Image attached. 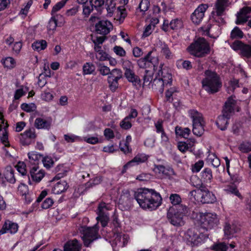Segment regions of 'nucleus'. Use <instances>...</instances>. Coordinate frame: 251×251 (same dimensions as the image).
Segmentation results:
<instances>
[{
    "instance_id": "nucleus-1",
    "label": "nucleus",
    "mask_w": 251,
    "mask_h": 251,
    "mask_svg": "<svg viewBox=\"0 0 251 251\" xmlns=\"http://www.w3.org/2000/svg\"><path fill=\"white\" fill-rule=\"evenodd\" d=\"M134 198L142 208L151 211L156 209L162 203L160 194L152 189H139L135 192Z\"/></svg>"
},
{
    "instance_id": "nucleus-2",
    "label": "nucleus",
    "mask_w": 251,
    "mask_h": 251,
    "mask_svg": "<svg viewBox=\"0 0 251 251\" xmlns=\"http://www.w3.org/2000/svg\"><path fill=\"white\" fill-rule=\"evenodd\" d=\"M234 96L230 97L225 102L222 111V115L219 116L216 121V124L218 127L221 130H225L227 128L229 119L232 113L234 112L236 101Z\"/></svg>"
},
{
    "instance_id": "nucleus-3",
    "label": "nucleus",
    "mask_w": 251,
    "mask_h": 251,
    "mask_svg": "<svg viewBox=\"0 0 251 251\" xmlns=\"http://www.w3.org/2000/svg\"><path fill=\"white\" fill-rule=\"evenodd\" d=\"M205 78L201 81L204 89L210 94L218 92L222 87L219 76L215 72L206 70L204 72Z\"/></svg>"
},
{
    "instance_id": "nucleus-4",
    "label": "nucleus",
    "mask_w": 251,
    "mask_h": 251,
    "mask_svg": "<svg viewBox=\"0 0 251 251\" xmlns=\"http://www.w3.org/2000/svg\"><path fill=\"white\" fill-rule=\"evenodd\" d=\"M189 53L198 57H202L210 52L209 44L203 38H199L188 47Z\"/></svg>"
},
{
    "instance_id": "nucleus-5",
    "label": "nucleus",
    "mask_w": 251,
    "mask_h": 251,
    "mask_svg": "<svg viewBox=\"0 0 251 251\" xmlns=\"http://www.w3.org/2000/svg\"><path fill=\"white\" fill-rule=\"evenodd\" d=\"M188 113L192 120L194 134L197 136H201L204 131V122L202 114L195 109L190 110Z\"/></svg>"
},
{
    "instance_id": "nucleus-6",
    "label": "nucleus",
    "mask_w": 251,
    "mask_h": 251,
    "mask_svg": "<svg viewBox=\"0 0 251 251\" xmlns=\"http://www.w3.org/2000/svg\"><path fill=\"white\" fill-rule=\"evenodd\" d=\"M200 223L201 228L206 230L217 226L219 223L217 215L215 213H200Z\"/></svg>"
},
{
    "instance_id": "nucleus-7",
    "label": "nucleus",
    "mask_w": 251,
    "mask_h": 251,
    "mask_svg": "<svg viewBox=\"0 0 251 251\" xmlns=\"http://www.w3.org/2000/svg\"><path fill=\"white\" fill-rule=\"evenodd\" d=\"M187 241L191 246H198L203 240L208 238V235L203 233H198L195 228L189 229L185 235Z\"/></svg>"
},
{
    "instance_id": "nucleus-8",
    "label": "nucleus",
    "mask_w": 251,
    "mask_h": 251,
    "mask_svg": "<svg viewBox=\"0 0 251 251\" xmlns=\"http://www.w3.org/2000/svg\"><path fill=\"white\" fill-rule=\"evenodd\" d=\"M153 50L150 51L143 58L137 60V64L141 68H146L150 66V64L152 65L153 70L157 69L159 64L158 58L157 56H152Z\"/></svg>"
},
{
    "instance_id": "nucleus-9",
    "label": "nucleus",
    "mask_w": 251,
    "mask_h": 251,
    "mask_svg": "<svg viewBox=\"0 0 251 251\" xmlns=\"http://www.w3.org/2000/svg\"><path fill=\"white\" fill-rule=\"evenodd\" d=\"M98 230L99 228L97 224L91 227H86L84 230L82 239L84 244L86 247H89L92 242L99 238Z\"/></svg>"
},
{
    "instance_id": "nucleus-10",
    "label": "nucleus",
    "mask_w": 251,
    "mask_h": 251,
    "mask_svg": "<svg viewBox=\"0 0 251 251\" xmlns=\"http://www.w3.org/2000/svg\"><path fill=\"white\" fill-rule=\"evenodd\" d=\"M109 210L107 204L105 202H100L98 208V217L96 218L98 222H100L102 226L105 227L107 226L109 221V214L108 210Z\"/></svg>"
},
{
    "instance_id": "nucleus-11",
    "label": "nucleus",
    "mask_w": 251,
    "mask_h": 251,
    "mask_svg": "<svg viewBox=\"0 0 251 251\" xmlns=\"http://www.w3.org/2000/svg\"><path fill=\"white\" fill-rule=\"evenodd\" d=\"M239 226L233 221L225 222L223 230L224 236L226 239H231L236 237V234L240 231Z\"/></svg>"
},
{
    "instance_id": "nucleus-12",
    "label": "nucleus",
    "mask_w": 251,
    "mask_h": 251,
    "mask_svg": "<svg viewBox=\"0 0 251 251\" xmlns=\"http://www.w3.org/2000/svg\"><path fill=\"white\" fill-rule=\"evenodd\" d=\"M230 47L234 50H240V54L242 56L247 58H251V46L237 40L231 44Z\"/></svg>"
},
{
    "instance_id": "nucleus-13",
    "label": "nucleus",
    "mask_w": 251,
    "mask_h": 251,
    "mask_svg": "<svg viewBox=\"0 0 251 251\" xmlns=\"http://www.w3.org/2000/svg\"><path fill=\"white\" fill-rule=\"evenodd\" d=\"M167 218L169 223L175 226H181L184 224L183 216L177 214L173 207H170L168 210Z\"/></svg>"
},
{
    "instance_id": "nucleus-14",
    "label": "nucleus",
    "mask_w": 251,
    "mask_h": 251,
    "mask_svg": "<svg viewBox=\"0 0 251 251\" xmlns=\"http://www.w3.org/2000/svg\"><path fill=\"white\" fill-rule=\"evenodd\" d=\"M200 184H196V188L198 189L199 194L201 196V201L203 203H212L214 202L216 198L214 194L209 191L208 189L205 187H201Z\"/></svg>"
},
{
    "instance_id": "nucleus-15",
    "label": "nucleus",
    "mask_w": 251,
    "mask_h": 251,
    "mask_svg": "<svg viewBox=\"0 0 251 251\" xmlns=\"http://www.w3.org/2000/svg\"><path fill=\"white\" fill-rule=\"evenodd\" d=\"M36 137L35 129L33 127L30 128L20 135V143L23 146L29 145L34 141Z\"/></svg>"
},
{
    "instance_id": "nucleus-16",
    "label": "nucleus",
    "mask_w": 251,
    "mask_h": 251,
    "mask_svg": "<svg viewBox=\"0 0 251 251\" xmlns=\"http://www.w3.org/2000/svg\"><path fill=\"white\" fill-rule=\"evenodd\" d=\"M208 7L207 4H200L192 14L191 20L195 24H199L202 21L204 13Z\"/></svg>"
},
{
    "instance_id": "nucleus-17",
    "label": "nucleus",
    "mask_w": 251,
    "mask_h": 251,
    "mask_svg": "<svg viewBox=\"0 0 251 251\" xmlns=\"http://www.w3.org/2000/svg\"><path fill=\"white\" fill-rule=\"evenodd\" d=\"M96 31L98 34L105 35L113 28L111 22L107 20L100 21L95 25Z\"/></svg>"
},
{
    "instance_id": "nucleus-18",
    "label": "nucleus",
    "mask_w": 251,
    "mask_h": 251,
    "mask_svg": "<svg viewBox=\"0 0 251 251\" xmlns=\"http://www.w3.org/2000/svg\"><path fill=\"white\" fill-rule=\"evenodd\" d=\"M52 125V118L49 117H38L34 121V126L38 129L50 130Z\"/></svg>"
},
{
    "instance_id": "nucleus-19",
    "label": "nucleus",
    "mask_w": 251,
    "mask_h": 251,
    "mask_svg": "<svg viewBox=\"0 0 251 251\" xmlns=\"http://www.w3.org/2000/svg\"><path fill=\"white\" fill-rule=\"evenodd\" d=\"M124 75L127 80L132 83L133 86L136 89L141 86V79L138 75L135 74L133 69L125 71Z\"/></svg>"
},
{
    "instance_id": "nucleus-20",
    "label": "nucleus",
    "mask_w": 251,
    "mask_h": 251,
    "mask_svg": "<svg viewBox=\"0 0 251 251\" xmlns=\"http://www.w3.org/2000/svg\"><path fill=\"white\" fill-rule=\"evenodd\" d=\"M228 0H217L215 5V11L212 14L218 17L224 15L226 8L228 6Z\"/></svg>"
},
{
    "instance_id": "nucleus-21",
    "label": "nucleus",
    "mask_w": 251,
    "mask_h": 251,
    "mask_svg": "<svg viewBox=\"0 0 251 251\" xmlns=\"http://www.w3.org/2000/svg\"><path fill=\"white\" fill-rule=\"evenodd\" d=\"M82 245L78 241L74 239L69 240L63 246V251H80Z\"/></svg>"
},
{
    "instance_id": "nucleus-22",
    "label": "nucleus",
    "mask_w": 251,
    "mask_h": 251,
    "mask_svg": "<svg viewBox=\"0 0 251 251\" xmlns=\"http://www.w3.org/2000/svg\"><path fill=\"white\" fill-rule=\"evenodd\" d=\"M162 65H160L159 68L160 70L159 71L157 75L158 77L164 81L166 85H171L172 82V75L169 73L167 70L162 69Z\"/></svg>"
},
{
    "instance_id": "nucleus-23",
    "label": "nucleus",
    "mask_w": 251,
    "mask_h": 251,
    "mask_svg": "<svg viewBox=\"0 0 251 251\" xmlns=\"http://www.w3.org/2000/svg\"><path fill=\"white\" fill-rule=\"evenodd\" d=\"M38 166L35 165L31 167L30 174L33 180L39 182L44 176L45 173L42 170H38Z\"/></svg>"
},
{
    "instance_id": "nucleus-24",
    "label": "nucleus",
    "mask_w": 251,
    "mask_h": 251,
    "mask_svg": "<svg viewBox=\"0 0 251 251\" xmlns=\"http://www.w3.org/2000/svg\"><path fill=\"white\" fill-rule=\"evenodd\" d=\"M113 237L116 244L122 247H125L127 244L129 239L128 235L122 234V233H115Z\"/></svg>"
},
{
    "instance_id": "nucleus-25",
    "label": "nucleus",
    "mask_w": 251,
    "mask_h": 251,
    "mask_svg": "<svg viewBox=\"0 0 251 251\" xmlns=\"http://www.w3.org/2000/svg\"><path fill=\"white\" fill-rule=\"evenodd\" d=\"M148 159V156L144 153L138 154L136 155L131 161L128 162L125 167H128L146 162Z\"/></svg>"
},
{
    "instance_id": "nucleus-26",
    "label": "nucleus",
    "mask_w": 251,
    "mask_h": 251,
    "mask_svg": "<svg viewBox=\"0 0 251 251\" xmlns=\"http://www.w3.org/2000/svg\"><path fill=\"white\" fill-rule=\"evenodd\" d=\"M68 187L66 181L61 180L56 183L52 188V191L55 194H60L66 191Z\"/></svg>"
},
{
    "instance_id": "nucleus-27",
    "label": "nucleus",
    "mask_w": 251,
    "mask_h": 251,
    "mask_svg": "<svg viewBox=\"0 0 251 251\" xmlns=\"http://www.w3.org/2000/svg\"><path fill=\"white\" fill-rule=\"evenodd\" d=\"M175 132L176 136L187 139L191 132V130L188 127L183 128L176 126L175 128Z\"/></svg>"
},
{
    "instance_id": "nucleus-28",
    "label": "nucleus",
    "mask_w": 251,
    "mask_h": 251,
    "mask_svg": "<svg viewBox=\"0 0 251 251\" xmlns=\"http://www.w3.org/2000/svg\"><path fill=\"white\" fill-rule=\"evenodd\" d=\"M28 156L29 162L33 166H38V161L42 158V154L37 153L36 151H31L28 153Z\"/></svg>"
},
{
    "instance_id": "nucleus-29",
    "label": "nucleus",
    "mask_w": 251,
    "mask_h": 251,
    "mask_svg": "<svg viewBox=\"0 0 251 251\" xmlns=\"http://www.w3.org/2000/svg\"><path fill=\"white\" fill-rule=\"evenodd\" d=\"M14 170L11 167H7L4 173L5 179L10 183L14 184L16 182V179L14 175Z\"/></svg>"
},
{
    "instance_id": "nucleus-30",
    "label": "nucleus",
    "mask_w": 251,
    "mask_h": 251,
    "mask_svg": "<svg viewBox=\"0 0 251 251\" xmlns=\"http://www.w3.org/2000/svg\"><path fill=\"white\" fill-rule=\"evenodd\" d=\"M165 85H166V84H165L164 81L160 79L158 76L153 80V88L154 89L158 90L160 93H163L164 91V86Z\"/></svg>"
},
{
    "instance_id": "nucleus-31",
    "label": "nucleus",
    "mask_w": 251,
    "mask_h": 251,
    "mask_svg": "<svg viewBox=\"0 0 251 251\" xmlns=\"http://www.w3.org/2000/svg\"><path fill=\"white\" fill-rule=\"evenodd\" d=\"M175 211H176L177 214L182 215V216L186 215L189 212V208L185 204H179L177 206H172Z\"/></svg>"
},
{
    "instance_id": "nucleus-32",
    "label": "nucleus",
    "mask_w": 251,
    "mask_h": 251,
    "mask_svg": "<svg viewBox=\"0 0 251 251\" xmlns=\"http://www.w3.org/2000/svg\"><path fill=\"white\" fill-rule=\"evenodd\" d=\"M47 46V43L44 40H41L34 42L32 44V49L34 50L40 51L45 50Z\"/></svg>"
},
{
    "instance_id": "nucleus-33",
    "label": "nucleus",
    "mask_w": 251,
    "mask_h": 251,
    "mask_svg": "<svg viewBox=\"0 0 251 251\" xmlns=\"http://www.w3.org/2000/svg\"><path fill=\"white\" fill-rule=\"evenodd\" d=\"M244 36L243 31L238 26H235L231 31L230 37L236 40L241 39Z\"/></svg>"
},
{
    "instance_id": "nucleus-34",
    "label": "nucleus",
    "mask_w": 251,
    "mask_h": 251,
    "mask_svg": "<svg viewBox=\"0 0 251 251\" xmlns=\"http://www.w3.org/2000/svg\"><path fill=\"white\" fill-rule=\"evenodd\" d=\"M201 177L203 181L210 182L213 177L211 169L208 168H205L201 173Z\"/></svg>"
},
{
    "instance_id": "nucleus-35",
    "label": "nucleus",
    "mask_w": 251,
    "mask_h": 251,
    "mask_svg": "<svg viewBox=\"0 0 251 251\" xmlns=\"http://www.w3.org/2000/svg\"><path fill=\"white\" fill-rule=\"evenodd\" d=\"M170 27L172 30H177L183 27L182 21L179 19H175L170 22Z\"/></svg>"
},
{
    "instance_id": "nucleus-36",
    "label": "nucleus",
    "mask_w": 251,
    "mask_h": 251,
    "mask_svg": "<svg viewBox=\"0 0 251 251\" xmlns=\"http://www.w3.org/2000/svg\"><path fill=\"white\" fill-rule=\"evenodd\" d=\"M95 70V66L91 63L87 62L83 66V73L84 75H90Z\"/></svg>"
},
{
    "instance_id": "nucleus-37",
    "label": "nucleus",
    "mask_w": 251,
    "mask_h": 251,
    "mask_svg": "<svg viewBox=\"0 0 251 251\" xmlns=\"http://www.w3.org/2000/svg\"><path fill=\"white\" fill-rule=\"evenodd\" d=\"M154 171L159 174H161L165 175H168V172H173V170L172 169H167L164 166L162 165H154Z\"/></svg>"
},
{
    "instance_id": "nucleus-38",
    "label": "nucleus",
    "mask_w": 251,
    "mask_h": 251,
    "mask_svg": "<svg viewBox=\"0 0 251 251\" xmlns=\"http://www.w3.org/2000/svg\"><path fill=\"white\" fill-rule=\"evenodd\" d=\"M123 76V73L121 70L118 69H113L110 73L108 78H113L119 80Z\"/></svg>"
},
{
    "instance_id": "nucleus-39",
    "label": "nucleus",
    "mask_w": 251,
    "mask_h": 251,
    "mask_svg": "<svg viewBox=\"0 0 251 251\" xmlns=\"http://www.w3.org/2000/svg\"><path fill=\"white\" fill-rule=\"evenodd\" d=\"M161 52L167 59H171L173 57V54L170 51L168 45L165 44L162 45Z\"/></svg>"
},
{
    "instance_id": "nucleus-40",
    "label": "nucleus",
    "mask_w": 251,
    "mask_h": 251,
    "mask_svg": "<svg viewBox=\"0 0 251 251\" xmlns=\"http://www.w3.org/2000/svg\"><path fill=\"white\" fill-rule=\"evenodd\" d=\"M7 127V125L4 127V131L2 132L1 135H0V141L5 147L10 146V144L8 141V133L6 131V128Z\"/></svg>"
},
{
    "instance_id": "nucleus-41",
    "label": "nucleus",
    "mask_w": 251,
    "mask_h": 251,
    "mask_svg": "<svg viewBox=\"0 0 251 251\" xmlns=\"http://www.w3.org/2000/svg\"><path fill=\"white\" fill-rule=\"evenodd\" d=\"M170 200L173 206H177L181 202V198L177 194H172L170 196Z\"/></svg>"
},
{
    "instance_id": "nucleus-42",
    "label": "nucleus",
    "mask_w": 251,
    "mask_h": 251,
    "mask_svg": "<svg viewBox=\"0 0 251 251\" xmlns=\"http://www.w3.org/2000/svg\"><path fill=\"white\" fill-rule=\"evenodd\" d=\"M89 2L93 8H95L98 11H100L105 2L104 0H90Z\"/></svg>"
},
{
    "instance_id": "nucleus-43",
    "label": "nucleus",
    "mask_w": 251,
    "mask_h": 251,
    "mask_svg": "<svg viewBox=\"0 0 251 251\" xmlns=\"http://www.w3.org/2000/svg\"><path fill=\"white\" fill-rule=\"evenodd\" d=\"M1 63L5 67L12 68L15 66V61L14 59L11 57H8L1 60Z\"/></svg>"
},
{
    "instance_id": "nucleus-44",
    "label": "nucleus",
    "mask_w": 251,
    "mask_h": 251,
    "mask_svg": "<svg viewBox=\"0 0 251 251\" xmlns=\"http://www.w3.org/2000/svg\"><path fill=\"white\" fill-rule=\"evenodd\" d=\"M224 190L227 193L232 194L238 197L240 195L237 187L234 184L227 185Z\"/></svg>"
},
{
    "instance_id": "nucleus-45",
    "label": "nucleus",
    "mask_w": 251,
    "mask_h": 251,
    "mask_svg": "<svg viewBox=\"0 0 251 251\" xmlns=\"http://www.w3.org/2000/svg\"><path fill=\"white\" fill-rule=\"evenodd\" d=\"M5 222L7 224V229L9 232L11 234H14L17 232L18 226L17 224L12 223L10 221H7Z\"/></svg>"
},
{
    "instance_id": "nucleus-46",
    "label": "nucleus",
    "mask_w": 251,
    "mask_h": 251,
    "mask_svg": "<svg viewBox=\"0 0 251 251\" xmlns=\"http://www.w3.org/2000/svg\"><path fill=\"white\" fill-rule=\"evenodd\" d=\"M21 108L25 111L30 112L34 111L36 109V105L33 103H23L21 105Z\"/></svg>"
},
{
    "instance_id": "nucleus-47",
    "label": "nucleus",
    "mask_w": 251,
    "mask_h": 251,
    "mask_svg": "<svg viewBox=\"0 0 251 251\" xmlns=\"http://www.w3.org/2000/svg\"><path fill=\"white\" fill-rule=\"evenodd\" d=\"M57 26V20L54 16H52L50 20L48 25L47 29L48 31H53L55 30Z\"/></svg>"
},
{
    "instance_id": "nucleus-48",
    "label": "nucleus",
    "mask_w": 251,
    "mask_h": 251,
    "mask_svg": "<svg viewBox=\"0 0 251 251\" xmlns=\"http://www.w3.org/2000/svg\"><path fill=\"white\" fill-rule=\"evenodd\" d=\"M68 0H62L57 2L52 8L51 14L53 16L54 14L61 9Z\"/></svg>"
},
{
    "instance_id": "nucleus-49",
    "label": "nucleus",
    "mask_w": 251,
    "mask_h": 251,
    "mask_svg": "<svg viewBox=\"0 0 251 251\" xmlns=\"http://www.w3.org/2000/svg\"><path fill=\"white\" fill-rule=\"evenodd\" d=\"M248 17L245 15L240 13V11L237 14V19L235 23L237 25L244 24L248 21Z\"/></svg>"
},
{
    "instance_id": "nucleus-50",
    "label": "nucleus",
    "mask_w": 251,
    "mask_h": 251,
    "mask_svg": "<svg viewBox=\"0 0 251 251\" xmlns=\"http://www.w3.org/2000/svg\"><path fill=\"white\" fill-rule=\"evenodd\" d=\"M120 126L123 129L128 130L132 127V122L125 118L121 121Z\"/></svg>"
},
{
    "instance_id": "nucleus-51",
    "label": "nucleus",
    "mask_w": 251,
    "mask_h": 251,
    "mask_svg": "<svg viewBox=\"0 0 251 251\" xmlns=\"http://www.w3.org/2000/svg\"><path fill=\"white\" fill-rule=\"evenodd\" d=\"M64 139L67 142H74L75 141H82V139L78 136H76L75 135H68L65 134L64 136Z\"/></svg>"
},
{
    "instance_id": "nucleus-52",
    "label": "nucleus",
    "mask_w": 251,
    "mask_h": 251,
    "mask_svg": "<svg viewBox=\"0 0 251 251\" xmlns=\"http://www.w3.org/2000/svg\"><path fill=\"white\" fill-rule=\"evenodd\" d=\"M101 181V179L100 177H96L86 183V188H90L94 186L98 185Z\"/></svg>"
},
{
    "instance_id": "nucleus-53",
    "label": "nucleus",
    "mask_w": 251,
    "mask_h": 251,
    "mask_svg": "<svg viewBox=\"0 0 251 251\" xmlns=\"http://www.w3.org/2000/svg\"><path fill=\"white\" fill-rule=\"evenodd\" d=\"M228 247L225 243H220L212 246V250L215 251H226Z\"/></svg>"
},
{
    "instance_id": "nucleus-54",
    "label": "nucleus",
    "mask_w": 251,
    "mask_h": 251,
    "mask_svg": "<svg viewBox=\"0 0 251 251\" xmlns=\"http://www.w3.org/2000/svg\"><path fill=\"white\" fill-rule=\"evenodd\" d=\"M42 162L44 164V166L47 169H49L52 167L54 163L52 159L49 156L43 158Z\"/></svg>"
},
{
    "instance_id": "nucleus-55",
    "label": "nucleus",
    "mask_w": 251,
    "mask_h": 251,
    "mask_svg": "<svg viewBox=\"0 0 251 251\" xmlns=\"http://www.w3.org/2000/svg\"><path fill=\"white\" fill-rule=\"evenodd\" d=\"M150 6V2L149 0H141L139 8L143 12L147 11Z\"/></svg>"
},
{
    "instance_id": "nucleus-56",
    "label": "nucleus",
    "mask_w": 251,
    "mask_h": 251,
    "mask_svg": "<svg viewBox=\"0 0 251 251\" xmlns=\"http://www.w3.org/2000/svg\"><path fill=\"white\" fill-rule=\"evenodd\" d=\"M151 175L149 173H141L137 176L136 179L141 181H145L150 180Z\"/></svg>"
},
{
    "instance_id": "nucleus-57",
    "label": "nucleus",
    "mask_w": 251,
    "mask_h": 251,
    "mask_svg": "<svg viewBox=\"0 0 251 251\" xmlns=\"http://www.w3.org/2000/svg\"><path fill=\"white\" fill-rule=\"evenodd\" d=\"M25 167L26 165L24 162H19L17 165V170L22 176L26 175L27 172Z\"/></svg>"
},
{
    "instance_id": "nucleus-58",
    "label": "nucleus",
    "mask_w": 251,
    "mask_h": 251,
    "mask_svg": "<svg viewBox=\"0 0 251 251\" xmlns=\"http://www.w3.org/2000/svg\"><path fill=\"white\" fill-rule=\"evenodd\" d=\"M204 162L202 160H199L192 166V171L193 173H198L202 168Z\"/></svg>"
},
{
    "instance_id": "nucleus-59",
    "label": "nucleus",
    "mask_w": 251,
    "mask_h": 251,
    "mask_svg": "<svg viewBox=\"0 0 251 251\" xmlns=\"http://www.w3.org/2000/svg\"><path fill=\"white\" fill-rule=\"evenodd\" d=\"M54 203V201L52 199L50 198H48L46 199L43 202L41 207L43 209H48Z\"/></svg>"
},
{
    "instance_id": "nucleus-60",
    "label": "nucleus",
    "mask_w": 251,
    "mask_h": 251,
    "mask_svg": "<svg viewBox=\"0 0 251 251\" xmlns=\"http://www.w3.org/2000/svg\"><path fill=\"white\" fill-rule=\"evenodd\" d=\"M115 2L114 0H106L105 1V6L106 9L109 13H111L115 8Z\"/></svg>"
},
{
    "instance_id": "nucleus-61",
    "label": "nucleus",
    "mask_w": 251,
    "mask_h": 251,
    "mask_svg": "<svg viewBox=\"0 0 251 251\" xmlns=\"http://www.w3.org/2000/svg\"><path fill=\"white\" fill-rule=\"evenodd\" d=\"M18 191L21 195L26 196L28 195V186L25 184H21L18 187Z\"/></svg>"
},
{
    "instance_id": "nucleus-62",
    "label": "nucleus",
    "mask_w": 251,
    "mask_h": 251,
    "mask_svg": "<svg viewBox=\"0 0 251 251\" xmlns=\"http://www.w3.org/2000/svg\"><path fill=\"white\" fill-rule=\"evenodd\" d=\"M108 82L109 83V87L112 91H115L118 87V79H114L113 78H108Z\"/></svg>"
},
{
    "instance_id": "nucleus-63",
    "label": "nucleus",
    "mask_w": 251,
    "mask_h": 251,
    "mask_svg": "<svg viewBox=\"0 0 251 251\" xmlns=\"http://www.w3.org/2000/svg\"><path fill=\"white\" fill-rule=\"evenodd\" d=\"M114 52L118 55L123 57L126 54L125 50L120 46H116L113 48Z\"/></svg>"
},
{
    "instance_id": "nucleus-64",
    "label": "nucleus",
    "mask_w": 251,
    "mask_h": 251,
    "mask_svg": "<svg viewBox=\"0 0 251 251\" xmlns=\"http://www.w3.org/2000/svg\"><path fill=\"white\" fill-rule=\"evenodd\" d=\"M138 113L136 109L131 108L128 115L125 118L132 122V119H135L138 116Z\"/></svg>"
}]
</instances>
